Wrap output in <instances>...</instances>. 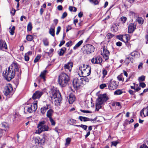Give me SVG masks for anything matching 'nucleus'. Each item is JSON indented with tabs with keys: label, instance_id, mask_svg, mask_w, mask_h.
<instances>
[{
	"label": "nucleus",
	"instance_id": "nucleus-25",
	"mask_svg": "<svg viewBox=\"0 0 148 148\" xmlns=\"http://www.w3.org/2000/svg\"><path fill=\"white\" fill-rule=\"evenodd\" d=\"M53 113V111L52 109H50L49 110H48L47 112V116L50 118H52L51 116L52 115Z\"/></svg>",
	"mask_w": 148,
	"mask_h": 148
},
{
	"label": "nucleus",
	"instance_id": "nucleus-37",
	"mask_svg": "<svg viewBox=\"0 0 148 148\" xmlns=\"http://www.w3.org/2000/svg\"><path fill=\"white\" fill-rule=\"evenodd\" d=\"M45 46H48L49 45V42L48 41V40L46 38H44L42 40Z\"/></svg>",
	"mask_w": 148,
	"mask_h": 148
},
{
	"label": "nucleus",
	"instance_id": "nucleus-31",
	"mask_svg": "<svg viewBox=\"0 0 148 148\" xmlns=\"http://www.w3.org/2000/svg\"><path fill=\"white\" fill-rule=\"evenodd\" d=\"M83 41L82 40H80L73 47L74 49H76L79 47L82 43Z\"/></svg>",
	"mask_w": 148,
	"mask_h": 148
},
{
	"label": "nucleus",
	"instance_id": "nucleus-56",
	"mask_svg": "<svg viewBox=\"0 0 148 148\" xmlns=\"http://www.w3.org/2000/svg\"><path fill=\"white\" fill-rule=\"evenodd\" d=\"M146 85L144 83L142 82L140 84V86L142 87L143 88H144L145 87Z\"/></svg>",
	"mask_w": 148,
	"mask_h": 148
},
{
	"label": "nucleus",
	"instance_id": "nucleus-53",
	"mask_svg": "<svg viewBox=\"0 0 148 148\" xmlns=\"http://www.w3.org/2000/svg\"><path fill=\"white\" fill-rule=\"evenodd\" d=\"M114 36V35L110 34L108 33L107 35V38L108 39H110Z\"/></svg>",
	"mask_w": 148,
	"mask_h": 148
},
{
	"label": "nucleus",
	"instance_id": "nucleus-62",
	"mask_svg": "<svg viewBox=\"0 0 148 148\" xmlns=\"http://www.w3.org/2000/svg\"><path fill=\"white\" fill-rule=\"evenodd\" d=\"M112 145H113L115 146H116L118 143L116 141H113L112 142Z\"/></svg>",
	"mask_w": 148,
	"mask_h": 148
},
{
	"label": "nucleus",
	"instance_id": "nucleus-40",
	"mask_svg": "<svg viewBox=\"0 0 148 148\" xmlns=\"http://www.w3.org/2000/svg\"><path fill=\"white\" fill-rule=\"evenodd\" d=\"M15 29V27L14 26H13L12 28L10 29V32L11 34V35H14V31Z\"/></svg>",
	"mask_w": 148,
	"mask_h": 148
},
{
	"label": "nucleus",
	"instance_id": "nucleus-52",
	"mask_svg": "<svg viewBox=\"0 0 148 148\" xmlns=\"http://www.w3.org/2000/svg\"><path fill=\"white\" fill-rule=\"evenodd\" d=\"M27 54H25L24 56L25 60L26 61H28L29 60V56L27 55Z\"/></svg>",
	"mask_w": 148,
	"mask_h": 148
},
{
	"label": "nucleus",
	"instance_id": "nucleus-11",
	"mask_svg": "<svg viewBox=\"0 0 148 148\" xmlns=\"http://www.w3.org/2000/svg\"><path fill=\"white\" fill-rule=\"evenodd\" d=\"M81 79L78 78H75L74 79L73 82L74 87L77 89L79 88L81 85Z\"/></svg>",
	"mask_w": 148,
	"mask_h": 148
},
{
	"label": "nucleus",
	"instance_id": "nucleus-23",
	"mask_svg": "<svg viewBox=\"0 0 148 148\" xmlns=\"http://www.w3.org/2000/svg\"><path fill=\"white\" fill-rule=\"evenodd\" d=\"M79 119L82 121H90V119L86 117H83L82 116H79Z\"/></svg>",
	"mask_w": 148,
	"mask_h": 148
},
{
	"label": "nucleus",
	"instance_id": "nucleus-10",
	"mask_svg": "<svg viewBox=\"0 0 148 148\" xmlns=\"http://www.w3.org/2000/svg\"><path fill=\"white\" fill-rule=\"evenodd\" d=\"M102 61V58L99 56H95L91 60L92 63L94 64H100Z\"/></svg>",
	"mask_w": 148,
	"mask_h": 148
},
{
	"label": "nucleus",
	"instance_id": "nucleus-61",
	"mask_svg": "<svg viewBox=\"0 0 148 148\" xmlns=\"http://www.w3.org/2000/svg\"><path fill=\"white\" fill-rule=\"evenodd\" d=\"M57 8L59 10H62L63 8L61 5H59L57 7Z\"/></svg>",
	"mask_w": 148,
	"mask_h": 148
},
{
	"label": "nucleus",
	"instance_id": "nucleus-44",
	"mask_svg": "<svg viewBox=\"0 0 148 148\" xmlns=\"http://www.w3.org/2000/svg\"><path fill=\"white\" fill-rule=\"evenodd\" d=\"M89 1L95 5L98 4L99 3L98 1L97 0H89Z\"/></svg>",
	"mask_w": 148,
	"mask_h": 148
},
{
	"label": "nucleus",
	"instance_id": "nucleus-59",
	"mask_svg": "<svg viewBox=\"0 0 148 148\" xmlns=\"http://www.w3.org/2000/svg\"><path fill=\"white\" fill-rule=\"evenodd\" d=\"M116 45L119 47L121 46L122 45V43L120 42H118L116 43Z\"/></svg>",
	"mask_w": 148,
	"mask_h": 148
},
{
	"label": "nucleus",
	"instance_id": "nucleus-43",
	"mask_svg": "<svg viewBox=\"0 0 148 148\" xmlns=\"http://www.w3.org/2000/svg\"><path fill=\"white\" fill-rule=\"evenodd\" d=\"M145 77L144 76L142 75L138 78V80L139 82L140 81H143L145 80Z\"/></svg>",
	"mask_w": 148,
	"mask_h": 148
},
{
	"label": "nucleus",
	"instance_id": "nucleus-47",
	"mask_svg": "<svg viewBox=\"0 0 148 148\" xmlns=\"http://www.w3.org/2000/svg\"><path fill=\"white\" fill-rule=\"evenodd\" d=\"M121 21H122L123 23H125L127 20V18L125 17L122 16L121 17Z\"/></svg>",
	"mask_w": 148,
	"mask_h": 148
},
{
	"label": "nucleus",
	"instance_id": "nucleus-60",
	"mask_svg": "<svg viewBox=\"0 0 148 148\" xmlns=\"http://www.w3.org/2000/svg\"><path fill=\"white\" fill-rule=\"evenodd\" d=\"M65 42V41L64 40H62L61 41L60 44L59 45V46L60 47H61L62 45H63V44H64Z\"/></svg>",
	"mask_w": 148,
	"mask_h": 148
},
{
	"label": "nucleus",
	"instance_id": "nucleus-24",
	"mask_svg": "<svg viewBox=\"0 0 148 148\" xmlns=\"http://www.w3.org/2000/svg\"><path fill=\"white\" fill-rule=\"evenodd\" d=\"M2 127L4 128V130L5 131L8 130L9 128L8 124L5 122H4L2 123Z\"/></svg>",
	"mask_w": 148,
	"mask_h": 148
},
{
	"label": "nucleus",
	"instance_id": "nucleus-55",
	"mask_svg": "<svg viewBox=\"0 0 148 148\" xmlns=\"http://www.w3.org/2000/svg\"><path fill=\"white\" fill-rule=\"evenodd\" d=\"M80 110L81 112H82L84 113H92V112L91 111H89L88 110Z\"/></svg>",
	"mask_w": 148,
	"mask_h": 148
},
{
	"label": "nucleus",
	"instance_id": "nucleus-48",
	"mask_svg": "<svg viewBox=\"0 0 148 148\" xmlns=\"http://www.w3.org/2000/svg\"><path fill=\"white\" fill-rule=\"evenodd\" d=\"M27 111L29 113H32L33 112L31 107H29L27 108Z\"/></svg>",
	"mask_w": 148,
	"mask_h": 148
},
{
	"label": "nucleus",
	"instance_id": "nucleus-58",
	"mask_svg": "<svg viewBox=\"0 0 148 148\" xmlns=\"http://www.w3.org/2000/svg\"><path fill=\"white\" fill-rule=\"evenodd\" d=\"M143 63L142 62L140 63L138 66V68L139 69H140L141 68H142L143 67Z\"/></svg>",
	"mask_w": 148,
	"mask_h": 148
},
{
	"label": "nucleus",
	"instance_id": "nucleus-49",
	"mask_svg": "<svg viewBox=\"0 0 148 148\" xmlns=\"http://www.w3.org/2000/svg\"><path fill=\"white\" fill-rule=\"evenodd\" d=\"M67 13L66 12H64L62 14V15L61 17V18L63 19V18H64L65 17H66L67 16Z\"/></svg>",
	"mask_w": 148,
	"mask_h": 148
},
{
	"label": "nucleus",
	"instance_id": "nucleus-50",
	"mask_svg": "<svg viewBox=\"0 0 148 148\" xmlns=\"http://www.w3.org/2000/svg\"><path fill=\"white\" fill-rule=\"evenodd\" d=\"M54 51V49L53 48H51L49 52H45V53L46 54H48V55H50L51 53L53 52Z\"/></svg>",
	"mask_w": 148,
	"mask_h": 148
},
{
	"label": "nucleus",
	"instance_id": "nucleus-4",
	"mask_svg": "<svg viewBox=\"0 0 148 148\" xmlns=\"http://www.w3.org/2000/svg\"><path fill=\"white\" fill-rule=\"evenodd\" d=\"M69 80V76L64 73H61L58 77V83L62 87L66 86Z\"/></svg>",
	"mask_w": 148,
	"mask_h": 148
},
{
	"label": "nucleus",
	"instance_id": "nucleus-32",
	"mask_svg": "<svg viewBox=\"0 0 148 148\" xmlns=\"http://www.w3.org/2000/svg\"><path fill=\"white\" fill-rule=\"evenodd\" d=\"M74 125L75 126H76L77 127H81L84 130H86L87 129V126L84 125L83 124H81L80 125Z\"/></svg>",
	"mask_w": 148,
	"mask_h": 148
},
{
	"label": "nucleus",
	"instance_id": "nucleus-9",
	"mask_svg": "<svg viewBox=\"0 0 148 148\" xmlns=\"http://www.w3.org/2000/svg\"><path fill=\"white\" fill-rule=\"evenodd\" d=\"M83 48L84 49V50L88 54L93 52L95 49L94 47L89 44L84 46Z\"/></svg>",
	"mask_w": 148,
	"mask_h": 148
},
{
	"label": "nucleus",
	"instance_id": "nucleus-13",
	"mask_svg": "<svg viewBox=\"0 0 148 148\" xmlns=\"http://www.w3.org/2000/svg\"><path fill=\"white\" fill-rule=\"evenodd\" d=\"M43 92L39 90L36 91L33 94L32 98L33 99H38L40 98L43 94Z\"/></svg>",
	"mask_w": 148,
	"mask_h": 148
},
{
	"label": "nucleus",
	"instance_id": "nucleus-2",
	"mask_svg": "<svg viewBox=\"0 0 148 148\" xmlns=\"http://www.w3.org/2000/svg\"><path fill=\"white\" fill-rule=\"evenodd\" d=\"M50 95L52 101L56 106H60L62 100L60 93L58 90L54 89L51 90Z\"/></svg>",
	"mask_w": 148,
	"mask_h": 148
},
{
	"label": "nucleus",
	"instance_id": "nucleus-51",
	"mask_svg": "<svg viewBox=\"0 0 148 148\" xmlns=\"http://www.w3.org/2000/svg\"><path fill=\"white\" fill-rule=\"evenodd\" d=\"M61 30V27L58 26L57 28V30L56 33V35H58L59 34Z\"/></svg>",
	"mask_w": 148,
	"mask_h": 148
},
{
	"label": "nucleus",
	"instance_id": "nucleus-26",
	"mask_svg": "<svg viewBox=\"0 0 148 148\" xmlns=\"http://www.w3.org/2000/svg\"><path fill=\"white\" fill-rule=\"evenodd\" d=\"M133 59V58L131 57H127L125 59L124 62L125 63V64L127 65H128V64L130 63V62L132 61V60Z\"/></svg>",
	"mask_w": 148,
	"mask_h": 148
},
{
	"label": "nucleus",
	"instance_id": "nucleus-14",
	"mask_svg": "<svg viewBox=\"0 0 148 148\" xmlns=\"http://www.w3.org/2000/svg\"><path fill=\"white\" fill-rule=\"evenodd\" d=\"M73 66V63L72 62H69L66 64H64V69L66 72H70L71 71V69Z\"/></svg>",
	"mask_w": 148,
	"mask_h": 148
},
{
	"label": "nucleus",
	"instance_id": "nucleus-39",
	"mask_svg": "<svg viewBox=\"0 0 148 148\" xmlns=\"http://www.w3.org/2000/svg\"><path fill=\"white\" fill-rule=\"evenodd\" d=\"M123 39L125 40V41L123 42H125L126 44L128 42V40L129 39L126 35H124Z\"/></svg>",
	"mask_w": 148,
	"mask_h": 148
},
{
	"label": "nucleus",
	"instance_id": "nucleus-28",
	"mask_svg": "<svg viewBox=\"0 0 148 148\" xmlns=\"http://www.w3.org/2000/svg\"><path fill=\"white\" fill-rule=\"evenodd\" d=\"M136 21H137L138 23L140 24H142L143 23L144 20L142 17H138L137 18Z\"/></svg>",
	"mask_w": 148,
	"mask_h": 148
},
{
	"label": "nucleus",
	"instance_id": "nucleus-3",
	"mask_svg": "<svg viewBox=\"0 0 148 148\" xmlns=\"http://www.w3.org/2000/svg\"><path fill=\"white\" fill-rule=\"evenodd\" d=\"M78 72L79 74L82 75V77L87 76L91 73L90 66L87 65H82L79 67Z\"/></svg>",
	"mask_w": 148,
	"mask_h": 148
},
{
	"label": "nucleus",
	"instance_id": "nucleus-41",
	"mask_svg": "<svg viewBox=\"0 0 148 148\" xmlns=\"http://www.w3.org/2000/svg\"><path fill=\"white\" fill-rule=\"evenodd\" d=\"M41 57V56L40 55L37 56L34 60V63H36L38 61V60H40Z\"/></svg>",
	"mask_w": 148,
	"mask_h": 148
},
{
	"label": "nucleus",
	"instance_id": "nucleus-35",
	"mask_svg": "<svg viewBox=\"0 0 148 148\" xmlns=\"http://www.w3.org/2000/svg\"><path fill=\"white\" fill-rule=\"evenodd\" d=\"M123 93L122 91L121 90L118 89L116 90L114 92V94L115 95H120L122 94Z\"/></svg>",
	"mask_w": 148,
	"mask_h": 148
},
{
	"label": "nucleus",
	"instance_id": "nucleus-16",
	"mask_svg": "<svg viewBox=\"0 0 148 148\" xmlns=\"http://www.w3.org/2000/svg\"><path fill=\"white\" fill-rule=\"evenodd\" d=\"M136 25L134 23H130L128 28V32L130 33H132L136 29Z\"/></svg>",
	"mask_w": 148,
	"mask_h": 148
},
{
	"label": "nucleus",
	"instance_id": "nucleus-46",
	"mask_svg": "<svg viewBox=\"0 0 148 148\" xmlns=\"http://www.w3.org/2000/svg\"><path fill=\"white\" fill-rule=\"evenodd\" d=\"M130 54L132 56L136 57L137 55V52L136 51H133Z\"/></svg>",
	"mask_w": 148,
	"mask_h": 148
},
{
	"label": "nucleus",
	"instance_id": "nucleus-63",
	"mask_svg": "<svg viewBox=\"0 0 148 148\" xmlns=\"http://www.w3.org/2000/svg\"><path fill=\"white\" fill-rule=\"evenodd\" d=\"M16 10L14 9H12L11 13L12 15H14L15 14Z\"/></svg>",
	"mask_w": 148,
	"mask_h": 148
},
{
	"label": "nucleus",
	"instance_id": "nucleus-1",
	"mask_svg": "<svg viewBox=\"0 0 148 148\" xmlns=\"http://www.w3.org/2000/svg\"><path fill=\"white\" fill-rule=\"evenodd\" d=\"M15 70L18 72V75H21V71L18 68V65L14 62L8 68V70L6 71L4 75V77L8 81H10L14 78L15 74Z\"/></svg>",
	"mask_w": 148,
	"mask_h": 148
},
{
	"label": "nucleus",
	"instance_id": "nucleus-21",
	"mask_svg": "<svg viewBox=\"0 0 148 148\" xmlns=\"http://www.w3.org/2000/svg\"><path fill=\"white\" fill-rule=\"evenodd\" d=\"M49 105H47L41 108V112L42 114H44L47 110L49 109Z\"/></svg>",
	"mask_w": 148,
	"mask_h": 148
},
{
	"label": "nucleus",
	"instance_id": "nucleus-54",
	"mask_svg": "<svg viewBox=\"0 0 148 148\" xmlns=\"http://www.w3.org/2000/svg\"><path fill=\"white\" fill-rule=\"evenodd\" d=\"M106 86H107L106 85V84H101L100 86V88L102 89H103L105 87H106Z\"/></svg>",
	"mask_w": 148,
	"mask_h": 148
},
{
	"label": "nucleus",
	"instance_id": "nucleus-17",
	"mask_svg": "<svg viewBox=\"0 0 148 148\" xmlns=\"http://www.w3.org/2000/svg\"><path fill=\"white\" fill-rule=\"evenodd\" d=\"M7 45L5 42L2 40H0V49H7Z\"/></svg>",
	"mask_w": 148,
	"mask_h": 148
},
{
	"label": "nucleus",
	"instance_id": "nucleus-8",
	"mask_svg": "<svg viewBox=\"0 0 148 148\" xmlns=\"http://www.w3.org/2000/svg\"><path fill=\"white\" fill-rule=\"evenodd\" d=\"M101 55L103 56L105 60H108L110 53L109 51L107 49L106 47L105 46H104L101 49Z\"/></svg>",
	"mask_w": 148,
	"mask_h": 148
},
{
	"label": "nucleus",
	"instance_id": "nucleus-30",
	"mask_svg": "<svg viewBox=\"0 0 148 148\" xmlns=\"http://www.w3.org/2000/svg\"><path fill=\"white\" fill-rule=\"evenodd\" d=\"M54 27L53 28L50 27L49 30V33L53 36L54 37L55 36V29Z\"/></svg>",
	"mask_w": 148,
	"mask_h": 148
},
{
	"label": "nucleus",
	"instance_id": "nucleus-22",
	"mask_svg": "<svg viewBox=\"0 0 148 148\" xmlns=\"http://www.w3.org/2000/svg\"><path fill=\"white\" fill-rule=\"evenodd\" d=\"M30 107H31V108L33 112L36 111L37 109V101L33 103L32 104Z\"/></svg>",
	"mask_w": 148,
	"mask_h": 148
},
{
	"label": "nucleus",
	"instance_id": "nucleus-27",
	"mask_svg": "<svg viewBox=\"0 0 148 148\" xmlns=\"http://www.w3.org/2000/svg\"><path fill=\"white\" fill-rule=\"evenodd\" d=\"M47 72V71L46 70H44L41 72L40 75V77L43 78L44 80H45V76Z\"/></svg>",
	"mask_w": 148,
	"mask_h": 148
},
{
	"label": "nucleus",
	"instance_id": "nucleus-6",
	"mask_svg": "<svg viewBox=\"0 0 148 148\" xmlns=\"http://www.w3.org/2000/svg\"><path fill=\"white\" fill-rule=\"evenodd\" d=\"M45 122L44 121L40 122L38 125L37 127L38 129L36 131V133L40 134L43 131L48 130V127L47 125H45Z\"/></svg>",
	"mask_w": 148,
	"mask_h": 148
},
{
	"label": "nucleus",
	"instance_id": "nucleus-18",
	"mask_svg": "<svg viewBox=\"0 0 148 148\" xmlns=\"http://www.w3.org/2000/svg\"><path fill=\"white\" fill-rule=\"evenodd\" d=\"M75 97L72 93H71L69 96V101L70 104H72L75 101Z\"/></svg>",
	"mask_w": 148,
	"mask_h": 148
},
{
	"label": "nucleus",
	"instance_id": "nucleus-12",
	"mask_svg": "<svg viewBox=\"0 0 148 148\" xmlns=\"http://www.w3.org/2000/svg\"><path fill=\"white\" fill-rule=\"evenodd\" d=\"M12 87L10 84H8L6 86L3 90V92L5 95H7L12 91Z\"/></svg>",
	"mask_w": 148,
	"mask_h": 148
},
{
	"label": "nucleus",
	"instance_id": "nucleus-33",
	"mask_svg": "<svg viewBox=\"0 0 148 148\" xmlns=\"http://www.w3.org/2000/svg\"><path fill=\"white\" fill-rule=\"evenodd\" d=\"M26 38L28 41H31L33 40L34 37L32 35H28L27 36Z\"/></svg>",
	"mask_w": 148,
	"mask_h": 148
},
{
	"label": "nucleus",
	"instance_id": "nucleus-15",
	"mask_svg": "<svg viewBox=\"0 0 148 148\" xmlns=\"http://www.w3.org/2000/svg\"><path fill=\"white\" fill-rule=\"evenodd\" d=\"M119 29V25L117 23H113L111 27V31L112 32H117Z\"/></svg>",
	"mask_w": 148,
	"mask_h": 148
},
{
	"label": "nucleus",
	"instance_id": "nucleus-29",
	"mask_svg": "<svg viewBox=\"0 0 148 148\" xmlns=\"http://www.w3.org/2000/svg\"><path fill=\"white\" fill-rule=\"evenodd\" d=\"M66 50V48L65 47H63L60 50L58 54L60 56L63 55Z\"/></svg>",
	"mask_w": 148,
	"mask_h": 148
},
{
	"label": "nucleus",
	"instance_id": "nucleus-64",
	"mask_svg": "<svg viewBox=\"0 0 148 148\" xmlns=\"http://www.w3.org/2000/svg\"><path fill=\"white\" fill-rule=\"evenodd\" d=\"M141 148H147L148 147L145 145H143L140 146Z\"/></svg>",
	"mask_w": 148,
	"mask_h": 148
},
{
	"label": "nucleus",
	"instance_id": "nucleus-19",
	"mask_svg": "<svg viewBox=\"0 0 148 148\" xmlns=\"http://www.w3.org/2000/svg\"><path fill=\"white\" fill-rule=\"evenodd\" d=\"M81 84L83 85L86 84L89 82V79L86 77H82L80 78Z\"/></svg>",
	"mask_w": 148,
	"mask_h": 148
},
{
	"label": "nucleus",
	"instance_id": "nucleus-38",
	"mask_svg": "<svg viewBox=\"0 0 148 148\" xmlns=\"http://www.w3.org/2000/svg\"><path fill=\"white\" fill-rule=\"evenodd\" d=\"M117 78L119 81H121L122 82L124 81V78L122 74H121L120 75L118 76Z\"/></svg>",
	"mask_w": 148,
	"mask_h": 148
},
{
	"label": "nucleus",
	"instance_id": "nucleus-20",
	"mask_svg": "<svg viewBox=\"0 0 148 148\" xmlns=\"http://www.w3.org/2000/svg\"><path fill=\"white\" fill-rule=\"evenodd\" d=\"M148 111V106L146 108H144L140 112V115L143 116V114L144 117L145 116L146 113H147V111Z\"/></svg>",
	"mask_w": 148,
	"mask_h": 148
},
{
	"label": "nucleus",
	"instance_id": "nucleus-36",
	"mask_svg": "<svg viewBox=\"0 0 148 148\" xmlns=\"http://www.w3.org/2000/svg\"><path fill=\"white\" fill-rule=\"evenodd\" d=\"M123 37L124 35H119L117 36V39H119L120 40L123 42L125 41V40L123 39Z\"/></svg>",
	"mask_w": 148,
	"mask_h": 148
},
{
	"label": "nucleus",
	"instance_id": "nucleus-45",
	"mask_svg": "<svg viewBox=\"0 0 148 148\" xmlns=\"http://www.w3.org/2000/svg\"><path fill=\"white\" fill-rule=\"evenodd\" d=\"M66 143H65L66 145H68L70 143L71 141V138H67L66 139Z\"/></svg>",
	"mask_w": 148,
	"mask_h": 148
},
{
	"label": "nucleus",
	"instance_id": "nucleus-34",
	"mask_svg": "<svg viewBox=\"0 0 148 148\" xmlns=\"http://www.w3.org/2000/svg\"><path fill=\"white\" fill-rule=\"evenodd\" d=\"M32 29V25L31 22H29L27 26V30L29 31H30Z\"/></svg>",
	"mask_w": 148,
	"mask_h": 148
},
{
	"label": "nucleus",
	"instance_id": "nucleus-7",
	"mask_svg": "<svg viewBox=\"0 0 148 148\" xmlns=\"http://www.w3.org/2000/svg\"><path fill=\"white\" fill-rule=\"evenodd\" d=\"M109 90H113L116 89L119 85V82L114 80L111 79L107 84Z\"/></svg>",
	"mask_w": 148,
	"mask_h": 148
},
{
	"label": "nucleus",
	"instance_id": "nucleus-42",
	"mask_svg": "<svg viewBox=\"0 0 148 148\" xmlns=\"http://www.w3.org/2000/svg\"><path fill=\"white\" fill-rule=\"evenodd\" d=\"M49 119V120L51 123V125L54 126L56 124V122L55 121L53 120L52 118H51Z\"/></svg>",
	"mask_w": 148,
	"mask_h": 148
},
{
	"label": "nucleus",
	"instance_id": "nucleus-5",
	"mask_svg": "<svg viewBox=\"0 0 148 148\" xmlns=\"http://www.w3.org/2000/svg\"><path fill=\"white\" fill-rule=\"evenodd\" d=\"M108 100V97L106 95L104 94L100 95L97 99L96 104V108L97 110H99L101 107V105L104 101H105Z\"/></svg>",
	"mask_w": 148,
	"mask_h": 148
},
{
	"label": "nucleus",
	"instance_id": "nucleus-57",
	"mask_svg": "<svg viewBox=\"0 0 148 148\" xmlns=\"http://www.w3.org/2000/svg\"><path fill=\"white\" fill-rule=\"evenodd\" d=\"M71 27L69 25L67 26L66 27V32H68L69 30H71Z\"/></svg>",
	"mask_w": 148,
	"mask_h": 148
}]
</instances>
